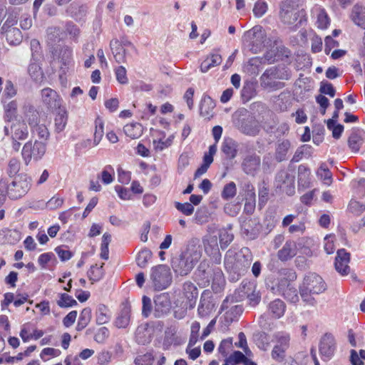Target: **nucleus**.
I'll list each match as a JSON object with an SVG mask.
<instances>
[{
	"label": "nucleus",
	"mask_w": 365,
	"mask_h": 365,
	"mask_svg": "<svg viewBox=\"0 0 365 365\" xmlns=\"http://www.w3.org/2000/svg\"><path fill=\"white\" fill-rule=\"evenodd\" d=\"M267 10V4L263 0H257L253 8L254 15L259 18L262 16Z\"/></svg>",
	"instance_id": "6e6d98bb"
},
{
	"label": "nucleus",
	"mask_w": 365,
	"mask_h": 365,
	"mask_svg": "<svg viewBox=\"0 0 365 365\" xmlns=\"http://www.w3.org/2000/svg\"><path fill=\"white\" fill-rule=\"evenodd\" d=\"M110 171L113 173V168L111 165H107L101 172V174L98 175V178H101L102 182L104 184L111 183L113 180V177Z\"/></svg>",
	"instance_id": "4d7b16f0"
},
{
	"label": "nucleus",
	"mask_w": 365,
	"mask_h": 365,
	"mask_svg": "<svg viewBox=\"0 0 365 365\" xmlns=\"http://www.w3.org/2000/svg\"><path fill=\"white\" fill-rule=\"evenodd\" d=\"M61 31L59 27H49L47 29L48 41L51 44L60 41Z\"/></svg>",
	"instance_id": "49530a36"
},
{
	"label": "nucleus",
	"mask_w": 365,
	"mask_h": 365,
	"mask_svg": "<svg viewBox=\"0 0 365 365\" xmlns=\"http://www.w3.org/2000/svg\"><path fill=\"white\" fill-rule=\"evenodd\" d=\"M350 18L355 25L365 29V7L359 4L354 5Z\"/></svg>",
	"instance_id": "393cba45"
},
{
	"label": "nucleus",
	"mask_w": 365,
	"mask_h": 365,
	"mask_svg": "<svg viewBox=\"0 0 365 365\" xmlns=\"http://www.w3.org/2000/svg\"><path fill=\"white\" fill-rule=\"evenodd\" d=\"M149 280L155 291L167 289L173 282L170 267L166 264H159L151 268Z\"/></svg>",
	"instance_id": "39448f33"
},
{
	"label": "nucleus",
	"mask_w": 365,
	"mask_h": 365,
	"mask_svg": "<svg viewBox=\"0 0 365 365\" xmlns=\"http://www.w3.org/2000/svg\"><path fill=\"white\" fill-rule=\"evenodd\" d=\"M231 225H229L228 228L220 230L219 241L222 250L225 249L233 241L234 235L228 230V229L231 230Z\"/></svg>",
	"instance_id": "c9c22d12"
},
{
	"label": "nucleus",
	"mask_w": 365,
	"mask_h": 365,
	"mask_svg": "<svg viewBox=\"0 0 365 365\" xmlns=\"http://www.w3.org/2000/svg\"><path fill=\"white\" fill-rule=\"evenodd\" d=\"M6 192L11 200H18L30 190L31 183L26 175L20 174L14 177L11 182L6 179Z\"/></svg>",
	"instance_id": "0eeeda50"
},
{
	"label": "nucleus",
	"mask_w": 365,
	"mask_h": 365,
	"mask_svg": "<svg viewBox=\"0 0 365 365\" xmlns=\"http://www.w3.org/2000/svg\"><path fill=\"white\" fill-rule=\"evenodd\" d=\"M297 254V244L293 240H287L282 248L277 252V257L281 262H287Z\"/></svg>",
	"instance_id": "a211bd4d"
},
{
	"label": "nucleus",
	"mask_w": 365,
	"mask_h": 365,
	"mask_svg": "<svg viewBox=\"0 0 365 365\" xmlns=\"http://www.w3.org/2000/svg\"><path fill=\"white\" fill-rule=\"evenodd\" d=\"M253 256L248 247H242L239 252L230 249L225 255L224 264L230 281L236 282L248 271Z\"/></svg>",
	"instance_id": "f257e3e1"
},
{
	"label": "nucleus",
	"mask_w": 365,
	"mask_h": 365,
	"mask_svg": "<svg viewBox=\"0 0 365 365\" xmlns=\"http://www.w3.org/2000/svg\"><path fill=\"white\" fill-rule=\"evenodd\" d=\"M91 308L86 307L82 310L76 326V330L78 331H82L87 327V325L91 322Z\"/></svg>",
	"instance_id": "4c0bfd02"
},
{
	"label": "nucleus",
	"mask_w": 365,
	"mask_h": 365,
	"mask_svg": "<svg viewBox=\"0 0 365 365\" xmlns=\"http://www.w3.org/2000/svg\"><path fill=\"white\" fill-rule=\"evenodd\" d=\"M53 59L57 60L63 66H68L72 60V50L68 46L53 45L51 47Z\"/></svg>",
	"instance_id": "4468645a"
},
{
	"label": "nucleus",
	"mask_w": 365,
	"mask_h": 365,
	"mask_svg": "<svg viewBox=\"0 0 365 365\" xmlns=\"http://www.w3.org/2000/svg\"><path fill=\"white\" fill-rule=\"evenodd\" d=\"M238 143L232 138H225L222 145V151L228 159H234L237 154Z\"/></svg>",
	"instance_id": "cd10ccee"
},
{
	"label": "nucleus",
	"mask_w": 365,
	"mask_h": 365,
	"mask_svg": "<svg viewBox=\"0 0 365 365\" xmlns=\"http://www.w3.org/2000/svg\"><path fill=\"white\" fill-rule=\"evenodd\" d=\"M304 10L294 12L289 4H284L281 7L280 18L282 21L288 25L294 24L299 19V22L296 24V27L302 26L304 22L307 21Z\"/></svg>",
	"instance_id": "9d476101"
},
{
	"label": "nucleus",
	"mask_w": 365,
	"mask_h": 365,
	"mask_svg": "<svg viewBox=\"0 0 365 365\" xmlns=\"http://www.w3.org/2000/svg\"><path fill=\"white\" fill-rule=\"evenodd\" d=\"M17 103L12 101L5 106L4 118L6 122L14 120L16 118Z\"/></svg>",
	"instance_id": "c03bdc74"
},
{
	"label": "nucleus",
	"mask_w": 365,
	"mask_h": 365,
	"mask_svg": "<svg viewBox=\"0 0 365 365\" xmlns=\"http://www.w3.org/2000/svg\"><path fill=\"white\" fill-rule=\"evenodd\" d=\"M130 306L129 304H123V307L114 322L117 328H125L128 326L130 319Z\"/></svg>",
	"instance_id": "b1692460"
},
{
	"label": "nucleus",
	"mask_w": 365,
	"mask_h": 365,
	"mask_svg": "<svg viewBox=\"0 0 365 365\" xmlns=\"http://www.w3.org/2000/svg\"><path fill=\"white\" fill-rule=\"evenodd\" d=\"M298 182L302 187H308L309 185V169L301 165L298 168Z\"/></svg>",
	"instance_id": "79ce46f5"
},
{
	"label": "nucleus",
	"mask_w": 365,
	"mask_h": 365,
	"mask_svg": "<svg viewBox=\"0 0 365 365\" xmlns=\"http://www.w3.org/2000/svg\"><path fill=\"white\" fill-rule=\"evenodd\" d=\"M327 289L324 279L316 273H310L304 278L299 287V294L302 300L307 304L314 306L317 300L313 294H319Z\"/></svg>",
	"instance_id": "7ed1b4c3"
},
{
	"label": "nucleus",
	"mask_w": 365,
	"mask_h": 365,
	"mask_svg": "<svg viewBox=\"0 0 365 365\" xmlns=\"http://www.w3.org/2000/svg\"><path fill=\"white\" fill-rule=\"evenodd\" d=\"M31 50V61H37L41 56V46L36 39H32L30 43Z\"/></svg>",
	"instance_id": "e2e57ef3"
},
{
	"label": "nucleus",
	"mask_w": 365,
	"mask_h": 365,
	"mask_svg": "<svg viewBox=\"0 0 365 365\" xmlns=\"http://www.w3.org/2000/svg\"><path fill=\"white\" fill-rule=\"evenodd\" d=\"M183 295L187 300V304L190 309H192L198 297V290L197 287L191 282H185L183 284Z\"/></svg>",
	"instance_id": "aec40b11"
},
{
	"label": "nucleus",
	"mask_w": 365,
	"mask_h": 365,
	"mask_svg": "<svg viewBox=\"0 0 365 365\" xmlns=\"http://www.w3.org/2000/svg\"><path fill=\"white\" fill-rule=\"evenodd\" d=\"M319 92L323 94L329 95L331 97H334L336 93V91L332 84L324 81L320 83Z\"/></svg>",
	"instance_id": "680f3d73"
},
{
	"label": "nucleus",
	"mask_w": 365,
	"mask_h": 365,
	"mask_svg": "<svg viewBox=\"0 0 365 365\" xmlns=\"http://www.w3.org/2000/svg\"><path fill=\"white\" fill-rule=\"evenodd\" d=\"M33 134H37L40 139L46 140L49 137V132L46 126L43 124H38L31 128Z\"/></svg>",
	"instance_id": "3c124183"
},
{
	"label": "nucleus",
	"mask_w": 365,
	"mask_h": 365,
	"mask_svg": "<svg viewBox=\"0 0 365 365\" xmlns=\"http://www.w3.org/2000/svg\"><path fill=\"white\" fill-rule=\"evenodd\" d=\"M286 305L281 299H275L269 303V312L273 318L279 319L284 314Z\"/></svg>",
	"instance_id": "c756f323"
},
{
	"label": "nucleus",
	"mask_w": 365,
	"mask_h": 365,
	"mask_svg": "<svg viewBox=\"0 0 365 365\" xmlns=\"http://www.w3.org/2000/svg\"><path fill=\"white\" fill-rule=\"evenodd\" d=\"M152 257V252L147 249H143L139 252L137 257L136 262L137 264L140 267H145L147 265L148 262L150 259Z\"/></svg>",
	"instance_id": "37998d69"
},
{
	"label": "nucleus",
	"mask_w": 365,
	"mask_h": 365,
	"mask_svg": "<svg viewBox=\"0 0 365 365\" xmlns=\"http://www.w3.org/2000/svg\"><path fill=\"white\" fill-rule=\"evenodd\" d=\"M205 252L210 255H216L220 259L217 237L216 235L207 236L203 240Z\"/></svg>",
	"instance_id": "bb28decb"
},
{
	"label": "nucleus",
	"mask_w": 365,
	"mask_h": 365,
	"mask_svg": "<svg viewBox=\"0 0 365 365\" xmlns=\"http://www.w3.org/2000/svg\"><path fill=\"white\" fill-rule=\"evenodd\" d=\"M254 340L259 349L267 350L269 344V337L267 333L264 331L255 333L254 334Z\"/></svg>",
	"instance_id": "ea45409f"
},
{
	"label": "nucleus",
	"mask_w": 365,
	"mask_h": 365,
	"mask_svg": "<svg viewBox=\"0 0 365 365\" xmlns=\"http://www.w3.org/2000/svg\"><path fill=\"white\" fill-rule=\"evenodd\" d=\"M28 73L31 78L36 82H41L44 75L40 66L36 61H31L28 67Z\"/></svg>",
	"instance_id": "72a5a7b5"
},
{
	"label": "nucleus",
	"mask_w": 365,
	"mask_h": 365,
	"mask_svg": "<svg viewBox=\"0 0 365 365\" xmlns=\"http://www.w3.org/2000/svg\"><path fill=\"white\" fill-rule=\"evenodd\" d=\"M125 134L131 139L139 138L143 132V125L139 123L127 124L124 126Z\"/></svg>",
	"instance_id": "7c9ffc66"
},
{
	"label": "nucleus",
	"mask_w": 365,
	"mask_h": 365,
	"mask_svg": "<svg viewBox=\"0 0 365 365\" xmlns=\"http://www.w3.org/2000/svg\"><path fill=\"white\" fill-rule=\"evenodd\" d=\"M104 263L99 267H97V264L92 265L89 271L88 272V276L90 280L96 282L100 280L103 276V266Z\"/></svg>",
	"instance_id": "09e8293b"
},
{
	"label": "nucleus",
	"mask_w": 365,
	"mask_h": 365,
	"mask_svg": "<svg viewBox=\"0 0 365 365\" xmlns=\"http://www.w3.org/2000/svg\"><path fill=\"white\" fill-rule=\"evenodd\" d=\"M365 141V132L359 128L352 130L348 138L349 148L354 153H358Z\"/></svg>",
	"instance_id": "6ab92c4d"
},
{
	"label": "nucleus",
	"mask_w": 365,
	"mask_h": 365,
	"mask_svg": "<svg viewBox=\"0 0 365 365\" xmlns=\"http://www.w3.org/2000/svg\"><path fill=\"white\" fill-rule=\"evenodd\" d=\"M21 163L16 158H12L9 160L7 168V173L11 178L17 176L20 170Z\"/></svg>",
	"instance_id": "864d4df0"
},
{
	"label": "nucleus",
	"mask_w": 365,
	"mask_h": 365,
	"mask_svg": "<svg viewBox=\"0 0 365 365\" xmlns=\"http://www.w3.org/2000/svg\"><path fill=\"white\" fill-rule=\"evenodd\" d=\"M41 100L44 106L53 111L61 108V99L57 92L50 88L41 90Z\"/></svg>",
	"instance_id": "f8f14e48"
},
{
	"label": "nucleus",
	"mask_w": 365,
	"mask_h": 365,
	"mask_svg": "<svg viewBox=\"0 0 365 365\" xmlns=\"http://www.w3.org/2000/svg\"><path fill=\"white\" fill-rule=\"evenodd\" d=\"M277 341V346L287 349L289 347V335L284 332H277L274 335Z\"/></svg>",
	"instance_id": "8fccbe9b"
},
{
	"label": "nucleus",
	"mask_w": 365,
	"mask_h": 365,
	"mask_svg": "<svg viewBox=\"0 0 365 365\" xmlns=\"http://www.w3.org/2000/svg\"><path fill=\"white\" fill-rule=\"evenodd\" d=\"M198 243L197 239L191 240L188 242L186 250L172 259L171 266L177 276L187 275L200 260L202 251Z\"/></svg>",
	"instance_id": "f03ea898"
},
{
	"label": "nucleus",
	"mask_w": 365,
	"mask_h": 365,
	"mask_svg": "<svg viewBox=\"0 0 365 365\" xmlns=\"http://www.w3.org/2000/svg\"><path fill=\"white\" fill-rule=\"evenodd\" d=\"M234 123L241 133L247 135L255 136L260 130L257 120L253 115L248 114L246 110L236 113Z\"/></svg>",
	"instance_id": "423d86ee"
},
{
	"label": "nucleus",
	"mask_w": 365,
	"mask_h": 365,
	"mask_svg": "<svg viewBox=\"0 0 365 365\" xmlns=\"http://www.w3.org/2000/svg\"><path fill=\"white\" fill-rule=\"evenodd\" d=\"M256 95L255 84L252 82H247L243 86L241 91V97L244 102L249 101Z\"/></svg>",
	"instance_id": "58836bf2"
},
{
	"label": "nucleus",
	"mask_w": 365,
	"mask_h": 365,
	"mask_svg": "<svg viewBox=\"0 0 365 365\" xmlns=\"http://www.w3.org/2000/svg\"><path fill=\"white\" fill-rule=\"evenodd\" d=\"M154 361V356L151 353H146L143 355L138 356L135 359V365H152Z\"/></svg>",
	"instance_id": "13d9d810"
},
{
	"label": "nucleus",
	"mask_w": 365,
	"mask_h": 365,
	"mask_svg": "<svg viewBox=\"0 0 365 365\" xmlns=\"http://www.w3.org/2000/svg\"><path fill=\"white\" fill-rule=\"evenodd\" d=\"M6 135H11L12 140H24L29 136L28 127L24 120L15 118L7 122L4 128Z\"/></svg>",
	"instance_id": "1a4fd4ad"
},
{
	"label": "nucleus",
	"mask_w": 365,
	"mask_h": 365,
	"mask_svg": "<svg viewBox=\"0 0 365 365\" xmlns=\"http://www.w3.org/2000/svg\"><path fill=\"white\" fill-rule=\"evenodd\" d=\"M350 261V254L344 249L337 251V255L335 259V269L341 275H347L349 272L350 267L348 265Z\"/></svg>",
	"instance_id": "dca6fc26"
},
{
	"label": "nucleus",
	"mask_w": 365,
	"mask_h": 365,
	"mask_svg": "<svg viewBox=\"0 0 365 365\" xmlns=\"http://www.w3.org/2000/svg\"><path fill=\"white\" fill-rule=\"evenodd\" d=\"M232 347V338H228L226 339H223L219 347H218V351L220 354H221L224 357H227V354L229 353V351Z\"/></svg>",
	"instance_id": "052dcab7"
},
{
	"label": "nucleus",
	"mask_w": 365,
	"mask_h": 365,
	"mask_svg": "<svg viewBox=\"0 0 365 365\" xmlns=\"http://www.w3.org/2000/svg\"><path fill=\"white\" fill-rule=\"evenodd\" d=\"M282 294L288 301L292 303H296L299 302L297 289L293 286L284 290V292Z\"/></svg>",
	"instance_id": "bf43d9fd"
},
{
	"label": "nucleus",
	"mask_w": 365,
	"mask_h": 365,
	"mask_svg": "<svg viewBox=\"0 0 365 365\" xmlns=\"http://www.w3.org/2000/svg\"><path fill=\"white\" fill-rule=\"evenodd\" d=\"M222 62V57L219 54H212L210 57L207 58L203 61L200 65V70L202 72L205 73L208 71L212 67L218 66Z\"/></svg>",
	"instance_id": "473e14b6"
},
{
	"label": "nucleus",
	"mask_w": 365,
	"mask_h": 365,
	"mask_svg": "<svg viewBox=\"0 0 365 365\" xmlns=\"http://www.w3.org/2000/svg\"><path fill=\"white\" fill-rule=\"evenodd\" d=\"M108 309L104 304H100L96 310V323L99 325L106 324L110 320L108 314Z\"/></svg>",
	"instance_id": "a19ab883"
},
{
	"label": "nucleus",
	"mask_w": 365,
	"mask_h": 365,
	"mask_svg": "<svg viewBox=\"0 0 365 365\" xmlns=\"http://www.w3.org/2000/svg\"><path fill=\"white\" fill-rule=\"evenodd\" d=\"M241 231L249 240L255 239L260 232V225L257 218L241 216L239 219Z\"/></svg>",
	"instance_id": "9b49d317"
},
{
	"label": "nucleus",
	"mask_w": 365,
	"mask_h": 365,
	"mask_svg": "<svg viewBox=\"0 0 365 365\" xmlns=\"http://www.w3.org/2000/svg\"><path fill=\"white\" fill-rule=\"evenodd\" d=\"M236 297L235 296L227 297L222 304L221 309H230L229 312H230V314H232L234 317H237L243 312V308L242 305H233L230 307V305L236 302Z\"/></svg>",
	"instance_id": "c85d7f7f"
},
{
	"label": "nucleus",
	"mask_w": 365,
	"mask_h": 365,
	"mask_svg": "<svg viewBox=\"0 0 365 365\" xmlns=\"http://www.w3.org/2000/svg\"><path fill=\"white\" fill-rule=\"evenodd\" d=\"M24 121L28 123L30 128L40 123V114L36 108L30 104L24 106Z\"/></svg>",
	"instance_id": "412c9836"
},
{
	"label": "nucleus",
	"mask_w": 365,
	"mask_h": 365,
	"mask_svg": "<svg viewBox=\"0 0 365 365\" xmlns=\"http://www.w3.org/2000/svg\"><path fill=\"white\" fill-rule=\"evenodd\" d=\"M245 356L240 351H235L230 356L226 357L227 362L231 363V364H237L239 363H243L245 359Z\"/></svg>",
	"instance_id": "338daca9"
},
{
	"label": "nucleus",
	"mask_w": 365,
	"mask_h": 365,
	"mask_svg": "<svg viewBox=\"0 0 365 365\" xmlns=\"http://www.w3.org/2000/svg\"><path fill=\"white\" fill-rule=\"evenodd\" d=\"M236 192L237 188L235 183L234 182H230L225 185L221 193V196L224 200H228L233 198L236 195Z\"/></svg>",
	"instance_id": "de8ad7c7"
},
{
	"label": "nucleus",
	"mask_w": 365,
	"mask_h": 365,
	"mask_svg": "<svg viewBox=\"0 0 365 365\" xmlns=\"http://www.w3.org/2000/svg\"><path fill=\"white\" fill-rule=\"evenodd\" d=\"M46 143L36 140L34 143L29 141L24 144L22 148V158L26 165H28L32 158L35 160L41 159L46 153Z\"/></svg>",
	"instance_id": "6e6552de"
},
{
	"label": "nucleus",
	"mask_w": 365,
	"mask_h": 365,
	"mask_svg": "<svg viewBox=\"0 0 365 365\" xmlns=\"http://www.w3.org/2000/svg\"><path fill=\"white\" fill-rule=\"evenodd\" d=\"M217 152V145L213 144L209 147V151L205 153L203 157V165L210 167L211 163L213 162V156Z\"/></svg>",
	"instance_id": "69168bd1"
},
{
	"label": "nucleus",
	"mask_w": 365,
	"mask_h": 365,
	"mask_svg": "<svg viewBox=\"0 0 365 365\" xmlns=\"http://www.w3.org/2000/svg\"><path fill=\"white\" fill-rule=\"evenodd\" d=\"M336 348V342L331 334H325L320 339L319 349V353L324 361L329 360L334 355Z\"/></svg>",
	"instance_id": "ddd939ff"
},
{
	"label": "nucleus",
	"mask_w": 365,
	"mask_h": 365,
	"mask_svg": "<svg viewBox=\"0 0 365 365\" xmlns=\"http://www.w3.org/2000/svg\"><path fill=\"white\" fill-rule=\"evenodd\" d=\"M279 275L288 281L294 282L297 279V274L292 269L282 268L279 270Z\"/></svg>",
	"instance_id": "0e129e2a"
},
{
	"label": "nucleus",
	"mask_w": 365,
	"mask_h": 365,
	"mask_svg": "<svg viewBox=\"0 0 365 365\" xmlns=\"http://www.w3.org/2000/svg\"><path fill=\"white\" fill-rule=\"evenodd\" d=\"M67 112L65 110L60 109L54 118L55 131L57 133L63 131L67 124Z\"/></svg>",
	"instance_id": "f704fd0d"
},
{
	"label": "nucleus",
	"mask_w": 365,
	"mask_h": 365,
	"mask_svg": "<svg viewBox=\"0 0 365 365\" xmlns=\"http://www.w3.org/2000/svg\"><path fill=\"white\" fill-rule=\"evenodd\" d=\"M110 48L114 58L118 63H125L126 61V50L123 44L117 38H113L110 42Z\"/></svg>",
	"instance_id": "4be33fe9"
},
{
	"label": "nucleus",
	"mask_w": 365,
	"mask_h": 365,
	"mask_svg": "<svg viewBox=\"0 0 365 365\" xmlns=\"http://www.w3.org/2000/svg\"><path fill=\"white\" fill-rule=\"evenodd\" d=\"M292 281H288L284 278H281L279 279L277 283V287L275 288L274 287H272V290L273 292L283 293L284 290L289 288L292 286L291 284Z\"/></svg>",
	"instance_id": "774afa93"
},
{
	"label": "nucleus",
	"mask_w": 365,
	"mask_h": 365,
	"mask_svg": "<svg viewBox=\"0 0 365 365\" xmlns=\"http://www.w3.org/2000/svg\"><path fill=\"white\" fill-rule=\"evenodd\" d=\"M291 148V143L289 140H278L276 143L274 158L278 163L287 159V155Z\"/></svg>",
	"instance_id": "5701e85b"
},
{
	"label": "nucleus",
	"mask_w": 365,
	"mask_h": 365,
	"mask_svg": "<svg viewBox=\"0 0 365 365\" xmlns=\"http://www.w3.org/2000/svg\"><path fill=\"white\" fill-rule=\"evenodd\" d=\"M215 107V103L208 96H205L200 105V115L210 120L213 115V109Z\"/></svg>",
	"instance_id": "a878e982"
},
{
	"label": "nucleus",
	"mask_w": 365,
	"mask_h": 365,
	"mask_svg": "<svg viewBox=\"0 0 365 365\" xmlns=\"http://www.w3.org/2000/svg\"><path fill=\"white\" fill-rule=\"evenodd\" d=\"M9 33L3 35L2 36L5 37L6 41L11 46H17L19 45L23 39L22 33L20 29H16L14 30H10L8 31Z\"/></svg>",
	"instance_id": "e433bc0d"
},
{
	"label": "nucleus",
	"mask_w": 365,
	"mask_h": 365,
	"mask_svg": "<svg viewBox=\"0 0 365 365\" xmlns=\"http://www.w3.org/2000/svg\"><path fill=\"white\" fill-rule=\"evenodd\" d=\"M246 38L253 43L258 44L262 42L264 34L261 26H255L245 34Z\"/></svg>",
	"instance_id": "2f4dec72"
},
{
	"label": "nucleus",
	"mask_w": 365,
	"mask_h": 365,
	"mask_svg": "<svg viewBox=\"0 0 365 365\" xmlns=\"http://www.w3.org/2000/svg\"><path fill=\"white\" fill-rule=\"evenodd\" d=\"M57 304L61 308H66L76 306L78 303L71 296L63 293L60 294V299L57 301Z\"/></svg>",
	"instance_id": "a18cd8bd"
},
{
	"label": "nucleus",
	"mask_w": 365,
	"mask_h": 365,
	"mask_svg": "<svg viewBox=\"0 0 365 365\" xmlns=\"http://www.w3.org/2000/svg\"><path fill=\"white\" fill-rule=\"evenodd\" d=\"M175 207L182 214L190 216L194 212V207L190 202L181 203L179 202H175Z\"/></svg>",
	"instance_id": "5fc2aeb1"
},
{
	"label": "nucleus",
	"mask_w": 365,
	"mask_h": 365,
	"mask_svg": "<svg viewBox=\"0 0 365 365\" xmlns=\"http://www.w3.org/2000/svg\"><path fill=\"white\" fill-rule=\"evenodd\" d=\"M290 74L284 66H274L267 69L260 77L261 86L270 91H277L284 87L280 80H288Z\"/></svg>",
	"instance_id": "20e7f679"
},
{
	"label": "nucleus",
	"mask_w": 365,
	"mask_h": 365,
	"mask_svg": "<svg viewBox=\"0 0 365 365\" xmlns=\"http://www.w3.org/2000/svg\"><path fill=\"white\" fill-rule=\"evenodd\" d=\"M154 316L160 318L169 312L171 307V302L168 293H161L154 298Z\"/></svg>",
	"instance_id": "2eb2a0df"
},
{
	"label": "nucleus",
	"mask_w": 365,
	"mask_h": 365,
	"mask_svg": "<svg viewBox=\"0 0 365 365\" xmlns=\"http://www.w3.org/2000/svg\"><path fill=\"white\" fill-rule=\"evenodd\" d=\"M261 160L256 154L247 155L242 160V170L247 175L254 176L259 170Z\"/></svg>",
	"instance_id": "f3484780"
},
{
	"label": "nucleus",
	"mask_w": 365,
	"mask_h": 365,
	"mask_svg": "<svg viewBox=\"0 0 365 365\" xmlns=\"http://www.w3.org/2000/svg\"><path fill=\"white\" fill-rule=\"evenodd\" d=\"M95 123L96 130L93 142L95 145H98L103 136V123L100 118H97Z\"/></svg>",
	"instance_id": "603ef678"
}]
</instances>
